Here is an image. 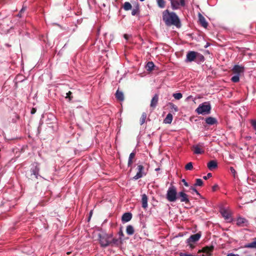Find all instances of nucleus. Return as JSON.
<instances>
[{
  "instance_id": "obj_1",
  "label": "nucleus",
  "mask_w": 256,
  "mask_h": 256,
  "mask_svg": "<svg viewBox=\"0 0 256 256\" xmlns=\"http://www.w3.org/2000/svg\"><path fill=\"white\" fill-rule=\"evenodd\" d=\"M162 20L167 26H174L177 28L180 27V20L174 12H170L168 10H166L162 12Z\"/></svg>"
},
{
  "instance_id": "obj_2",
  "label": "nucleus",
  "mask_w": 256,
  "mask_h": 256,
  "mask_svg": "<svg viewBox=\"0 0 256 256\" xmlns=\"http://www.w3.org/2000/svg\"><path fill=\"white\" fill-rule=\"evenodd\" d=\"M112 234H108L102 233L98 234L99 242L102 247H106L110 246V240L112 238Z\"/></svg>"
},
{
  "instance_id": "obj_3",
  "label": "nucleus",
  "mask_w": 256,
  "mask_h": 256,
  "mask_svg": "<svg viewBox=\"0 0 256 256\" xmlns=\"http://www.w3.org/2000/svg\"><path fill=\"white\" fill-rule=\"evenodd\" d=\"M211 106L209 102H205L199 105L196 109V112L198 114H209L210 112Z\"/></svg>"
},
{
  "instance_id": "obj_4",
  "label": "nucleus",
  "mask_w": 256,
  "mask_h": 256,
  "mask_svg": "<svg viewBox=\"0 0 256 256\" xmlns=\"http://www.w3.org/2000/svg\"><path fill=\"white\" fill-rule=\"evenodd\" d=\"M176 189L174 186H170L166 194V198L170 202H175L178 199Z\"/></svg>"
},
{
  "instance_id": "obj_5",
  "label": "nucleus",
  "mask_w": 256,
  "mask_h": 256,
  "mask_svg": "<svg viewBox=\"0 0 256 256\" xmlns=\"http://www.w3.org/2000/svg\"><path fill=\"white\" fill-rule=\"evenodd\" d=\"M205 148L203 143L199 142L196 144L193 145L191 150L194 154H202L204 153Z\"/></svg>"
},
{
  "instance_id": "obj_6",
  "label": "nucleus",
  "mask_w": 256,
  "mask_h": 256,
  "mask_svg": "<svg viewBox=\"0 0 256 256\" xmlns=\"http://www.w3.org/2000/svg\"><path fill=\"white\" fill-rule=\"evenodd\" d=\"M196 52L194 51H189L188 52L186 56V62H196Z\"/></svg>"
},
{
  "instance_id": "obj_7",
  "label": "nucleus",
  "mask_w": 256,
  "mask_h": 256,
  "mask_svg": "<svg viewBox=\"0 0 256 256\" xmlns=\"http://www.w3.org/2000/svg\"><path fill=\"white\" fill-rule=\"evenodd\" d=\"M122 244V238H113V235L112 234V238L110 240V246H117L118 247L121 246Z\"/></svg>"
},
{
  "instance_id": "obj_8",
  "label": "nucleus",
  "mask_w": 256,
  "mask_h": 256,
  "mask_svg": "<svg viewBox=\"0 0 256 256\" xmlns=\"http://www.w3.org/2000/svg\"><path fill=\"white\" fill-rule=\"evenodd\" d=\"M201 232H198L194 234H192L186 240L187 243L195 242H198L201 237Z\"/></svg>"
},
{
  "instance_id": "obj_9",
  "label": "nucleus",
  "mask_w": 256,
  "mask_h": 256,
  "mask_svg": "<svg viewBox=\"0 0 256 256\" xmlns=\"http://www.w3.org/2000/svg\"><path fill=\"white\" fill-rule=\"evenodd\" d=\"M178 199H180V202H184L186 204L190 202V200L188 198V195L185 194L183 192H180L178 194Z\"/></svg>"
},
{
  "instance_id": "obj_10",
  "label": "nucleus",
  "mask_w": 256,
  "mask_h": 256,
  "mask_svg": "<svg viewBox=\"0 0 256 256\" xmlns=\"http://www.w3.org/2000/svg\"><path fill=\"white\" fill-rule=\"evenodd\" d=\"M136 170L137 171L135 176H142L146 174V169L141 164L138 165Z\"/></svg>"
},
{
  "instance_id": "obj_11",
  "label": "nucleus",
  "mask_w": 256,
  "mask_h": 256,
  "mask_svg": "<svg viewBox=\"0 0 256 256\" xmlns=\"http://www.w3.org/2000/svg\"><path fill=\"white\" fill-rule=\"evenodd\" d=\"M214 246L212 245L206 246L203 248L202 250H199L198 252H204L208 255H210L211 252L214 250Z\"/></svg>"
},
{
  "instance_id": "obj_12",
  "label": "nucleus",
  "mask_w": 256,
  "mask_h": 256,
  "mask_svg": "<svg viewBox=\"0 0 256 256\" xmlns=\"http://www.w3.org/2000/svg\"><path fill=\"white\" fill-rule=\"evenodd\" d=\"M232 70L234 74L240 75L241 73L244 72V67L236 64L234 66Z\"/></svg>"
},
{
  "instance_id": "obj_13",
  "label": "nucleus",
  "mask_w": 256,
  "mask_h": 256,
  "mask_svg": "<svg viewBox=\"0 0 256 256\" xmlns=\"http://www.w3.org/2000/svg\"><path fill=\"white\" fill-rule=\"evenodd\" d=\"M236 224L240 226H247L248 224V222L244 218L239 217L237 219Z\"/></svg>"
},
{
  "instance_id": "obj_14",
  "label": "nucleus",
  "mask_w": 256,
  "mask_h": 256,
  "mask_svg": "<svg viewBox=\"0 0 256 256\" xmlns=\"http://www.w3.org/2000/svg\"><path fill=\"white\" fill-rule=\"evenodd\" d=\"M158 95L157 94H156L154 96V97L152 98L151 102H150V106L151 108H152V110H154L156 108V106H157L158 103Z\"/></svg>"
},
{
  "instance_id": "obj_15",
  "label": "nucleus",
  "mask_w": 256,
  "mask_h": 256,
  "mask_svg": "<svg viewBox=\"0 0 256 256\" xmlns=\"http://www.w3.org/2000/svg\"><path fill=\"white\" fill-rule=\"evenodd\" d=\"M198 20L200 23L202 25V26L204 28H206L208 26V24L206 22L204 17L200 13L198 14Z\"/></svg>"
},
{
  "instance_id": "obj_16",
  "label": "nucleus",
  "mask_w": 256,
  "mask_h": 256,
  "mask_svg": "<svg viewBox=\"0 0 256 256\" xmlns=\"http://www.w3.org/2000/svg\"><path fill=\"white\" fill-rule=\"evenodd\" d=\"M207 166L210 170H214L217 168L218 163L216 160H210L207 164Z\"/></svg>"
},
{
  "instance_id": "obj_17",
  "label": "nucleus",
  "mask_w": 256,
  "mask_h": 256,
  "mask_svg": "<svg viewBox=\"0 0 256 256\" xmlns=\"http://www.w3.org/2000/svg\"><path fill=\"white\" fill-rule=\"evenodd\" d=\"M132 218V214L130 212L124 213L122 218V220L124 222H128L131 220Z\"/></svg>"
},
{
  "instance_id": "obj_18",
  "label": "nucleus",
  "mask_w": 256,
  "mask_h": 256,
  "mask_svg": "<svg viewBox=\"0 0 256 256\" xmlns=\"http://www.w3.org/2000/svg\"><path fill=\"white\" fill-rule=\"evenodd\" d=\"M148 196L146 194H142V207L144 208H146L148 207Z\"/></svg>"
},
{
  "instance_id": "obj_19",
  "label": "nucleus",
  "mask_w": 256,
  "mask_h": 256,
  "mask_svg": "<svg viewBox=\"0 0 256 256\" xmlns=\"http://www.w3.org/2000/svg\"><path fill=\"white\" fill-rule=\"evenodd\" d=\"M140 6L138 3H136L134 6V8L132 12V16H137L140 14Z\"/></svg>"
},
{
  "instance_id": "obj_20",
  "label": "nucleus",
  "mask_w": 256,
  "mask_h": 256,
  "mask_svg": "<svg viewBox=\"0 0 256 256\" xmlns=\"http://www.w3.org/2000/svg\"><path fill=\"white\" fill-rule=\"evenodd\" d=\"M206 122L209 125H213L217 123V120L216 118L210 116L206 118Z\"/></svg>"
},
{
  "instance_id": "obj_21",
  "label": "nucleus",
  "mask_w": 256,
  "mask_h": 256,
  "mask_svg": "<svg viewBox=\"0 0 256 256\" xmlns=\"http://www.w3.org/2000/svg\"><path fill=\"white\" fill-rule=\"evenodd\" d=\"M135 156H136V153L134 152H132L130 154L129 158H128V167L131 166L132 165V164L134 163V159L135 158Z\"/></svg>"
},
{
  "instance_id": "obj_22",
  "label": "nucleus",
  "mask_w": 256,
  "mask_h": 256,
  "mask_svg": "<svg viewBox=\"0 0 256 256\" xmlns=\"http://www.w3.org/2000/svg\"><path fill=\"white\" fill-rule=\"evenodd\" d=\"M221 214L222 216L225 218L226 220H229L231 218V214L230 213L226 210H221Z\"/></svg>"
},
{
  "instance_id": "obj_23",
  "label": "nucleus",
  "mask_w": 256,
  "mask_h": 256,
  "mask_svg": "<svg viewBox=\"0 0 256 256\" xmlns=\"http://www.w3.org/2000/svg\"><path fill=\"white\" fill-rule=\"evenodd\" d=\"M170 1L171 6L173 10L178 9L180 6L179 2L178 0H170Z\"/></svg>"
},
{
  "instance_id": "obj_24",
  "label": "nucleus",
  "mask_w": 256,
  "mask_h": 256,
  "mask_svg": "<svg viewBox=\"0 0 256 256\" xmlns=\"http://www.w3.org/2000/svg\"><path fill=\"white\" fill-rule=\"evenodd\" d=\"M196 62L197 63L203 62L204 60V56L202 54H201L198 52H196Z\"/></svg>"
},
{
  "instance_id": "obj_25",
  "label": "nucleus",
  "mask_w": 256,
  "mask_h": 256,
  "mask_svg": "<svg viewBox=\"0 0 256 256\" xmlns=\"http://www.w3.org/2000/svg\"><path fill=\"white\" fill-rule=\"evenodd\" d=\"M172 115L170 113H169L166 115V118L164 119V122L165 124H170L172 122Z\"/></svg>"
},
{
  "instance_id": "obj_26",
  "label": "nucleus",
  "mask_w": 256,
  "mask_h": 256,
  "mask_svg": "<svg viewBox=\"0 0 256 256\" xmlns=\"http://www.w3.org/2000/svg\"><path fill=\"white\" fill-rule=\"evenodd\" d=\"M116 98L117 100L122 101L124 100V94L122 92L118 90L116 93Z\"/></svg>"
},
{
  "instance_id": "obj_27",
  "label": "nucleus",
  "mask_w": 256,
  "mask_h": 256,
  "mask_svg": "<svg viewBox=\"0 0 256 256\" xmlns=\"http://www.w3.org/2000/svg\"><path fill=\"white\" fill-rule=\"evenodd\" d=\"M31 175L36 176L38 174L39 168L37 166H33L31 168Z\"/></svg>"
},
{
  "instance_id": "obj_28",
  "label": "nucleus",
  "mask_w": 256,
  "mask_h": 256,
  "mask_svg": "<svg viewBox=\"0 0 256 256\" xmlns=\"http://www.w3.org/2000/svg\"><path fill=\"white\" fill-rule=\"evenodd\" d=\"M126 232L128 235L133 234L134 232V227L131 225L128 226L126 228Z\"/></svg>"
},
{
  "instance_id": "obj_29",
  "label": "nucleus",
  "mask_w": 256,
  "mask_h": 256,
  "mask_svg": "<svg viewBox=\"0 0 256 256\" xmlns=\"http://www.w3.org/2000/svg\"><path fill=\"white\" fill-rule=\"evenodd\" d=\"M245 248H256V238H254V241L252 242L246 244L245 246Z\"/></svg>"
},
{
  "instance_id": "obj_30",
  "label": "nucleus",
  "mask_w": 256,
  "mask_h": 256,
  "mask_svg": "<svg viewBox=\"0 0 256 256\" xmlns=\"http://www.w3.org/2000/svg\"><path fill=\"white\" fill-rule=\"evenodd\" d=\"M154 64L152 62H148L146 66V68L148 71H152L154 69Z\"/></svg>"
},
{
  "instance_id": "obj_31",
  "label": "nucleus",
  "mask_w": 256,
  "mask_h": 256,
  "mask_svg": "<svg viewBox=\"0 0 256 256\" xmlns=\"http://www.w3.org/2000/svg\"><path fill=\"white\" fill-rule=\"evenodd\" d=\"M168 105L170 106L172 112H177L178 110V106L172 102H169Z\"/></svg>"
},
{
  "instance_id": "obj_32",
  "label": "nucleus",
  "mask_w": 256,
  "mask_h": 256,
  "mask_svg": "<svg viewBox=\"0 0 256 256\" xmlns=\"http://www.w3.org/2000/svg\"><path fill=\"white\" fill-rule=\"evenodd\" d=\"M124 9L126 10H129L132 9V6L129 2H125L123 5Z\"/></svg>"
},
{
  "instance_id": "obj_33",
  "label": "nucleus",
  "mask_w": 256,
  "mask_h": 256,
  "mask_svg": "<svg viewBox=\"0 0 256 256\" xmlns=\"http://www.w3.org/2000/svg\"><path fill=\"white\" fill-rule=\"evenodd\" d=\"M146 116H147L146 114V112H143L142 114L140 120V125L143 124L145 122L146 120Z\"/></svg>"
},
{
  "instance_id": "obj_34",
  "label": "nucleus",
  "mask_w": 256,
  "mask_h": 256,
  "mask_svg": "<svg viewBox=\"0 0 256 256\" xmlns=\"http://www.w3.org/2000/svg\"><path fill=\"white\" fill-rule=\"evenodd\" d=\"M158 6L160 8H164L166 6V2L164 0H157Z\"/></svg>"
},
{
  "instance_id": "obj_35",
  "label": "nucleus",
  "mask_w": 256,
  "mask_h": 256,
  "mask_svg": "<svg viewBox=\"0 0 256 256\" xmlns=\"http://www.w3.org/2000/svg\"><path fill=\"white\" fill-rule=\"evenodd\" d=\"M231 80L234 82H238L240 80V75L236 74L231 78Z\"/></svg>"
},
{
  "instance_id": "obj_36",
  "label": "nucleus",
  "mask_w": 256,
  "mask_h": 256,
  "mask_svg": "<svg viewBox=\"0 0 256 256\" xmlns=\"http://www.w3.org/2000/svg\"><path fill=\"white\" fill-rule=\"evenodd\" d=\"M203 184V182L202 180L200 179V178H197L196 179V182L195 183V184H194V186H202Z\"/></svg>"
},
{
  "instance_id": "obj_37",
  "label": "nucleus",
  "mask_w": 256,
  "mask_h": 256,
  "mask_svg": "<svg viewBox=\"0 0 256 256\" xmlns=\"http://www.w3.org/2000/svg\"><path fill=\"white\" fill-rule=\"evenodd\" d=\"M172 96L175 99L178 100L182 98V94L180 92L174 93L173 94Z\"/></svg>"
},
{
  "instance_id": "obj_38",
  "label": "nucleus",
  "mask_w": 256,
  "mask_h": 256,
  "mask_svg": "<svg viewBox=\"0 0 256 256\" xmlns=\"http://www.w3.org/2000/svg\"><path fill=\"white\" fill-rule=\"evenodd\" d=\"M193 168L192 163V162H190L188 163L185 166V169L186 170H192Z\"/></svg>"
},
{
  "instance_id": "obj_39",
  "label": "nucleus",
  "mask_w": 256,
  "mask_h": 256,
  "mask_svg": "<svg viewBox=\"0 0 256 256\" xmlns=\"http://www.w3.org/2000/svg\"><path fill=\"white\" fill-rule=\"evenodd\" d=\"M72 92L70 91H69L68 92H66V98H68L69 100H70L72 98Z\"/></svg>"
},
{
  "instance_id": "obj_40",
  "label": "nucleus",
  "mask_w": 256,
  "mask_h": 256,
  "mask_svg": "<svg viewBox=\"0 0 256 256\" xmlns=\"http://www.w3.org/2000/svg\"><path fill=\"white\" fill-rule=\"evenodd\" d=\"M230 173L233 175V176H235V174H236V172L234 168L233 167H230Z\"/></svg>"
},
{
  "instance_id": "obj_41",
  "label": "nucleus",
  "mask_w": 256,
  "mask_h": 256,
  "mask_svg": "<svg viewBox=\"0 0 256 256\" xmlns=\"http://www.w3.org/2000/svg\"><path fill=\"white\" fill-rule=\"evenodd\" d=\"M251 124L254 129L256 128V120H251Z\"/></svg>"
},
{
  "instance_id": "obj_42",
  "label": "nucleus",
  "mask_w": 256,
  "mask_h": 256,
  "mask_svg": "<svg viewBox=\"0 0 256 256\" xmlns=\"http://www.w3.org/2000/svg\"><path fill=\"white\" fill-rule=\"evenodd\" d=\"M180 6H185V0H180Z\"/></svg>"
},
{
  "instance_id": "obj_43",
  "label": "nucleus",
  "mask_w": 256,
  "mask_h": 256,
  "mask_svg": "<svg viewBox=\"0 0 256 256\" xmlns=\"http://www.w3.org/2000/svg\"><path fill=\"white\" fill-rule=\"evenodd\" d=\"M190 189L192 190L194 192H196L198 195H200V193L196 190L194 186H191Z\"/></svg>"
},
{
  "instance_id": "obj_44",
  "label": "nucleus",
  "mask_w": 256,
  "mask_h": 256,
  "mask_svg": "<svg viewBox=\"0 0 256 256\" xmlns=\"http://www.w3.org/2000/svg\"><path fill=\"white\" fill-rule=\"evenodd\" d=\"M118 234L119 236H120V238H122V236H124V233L122 232V228H120V232H118Z\"/></svg>"
},
{
  "instance_id": "obj_45",
  "label": "nucleus",
  "mask_w": 256,
  "mask_h": 256,
  "mask_svg": "<svg viewBox=\"0 0 256 256\" xmlns=\"http://www.w3.org/2000/svg\"><path fill=\"white\" fill-rule=\"evenodd\" d=\"M218 188V186L217 184H215L212 186V190L214 192L217 190Z\"/></svg>"
},
{
  "instance_id": "obj_46",
  "label": "nucleus",
  "mask_w": 256,
  "mask_h": 256,
  "mask_svg": "<svg viewBox=\"0 0 256 256\" xmlns=\"http://www.w3.org/2000/svg\"><path fill=\"white\" fill-rule=\"evenodd\" d=\"M36 108H32V110H31V112H30V113L32 114H34L36 113Z\"/></svg>"
},
{
  "instance_id": "obj_47",
  "label": "nucleus",
  "mask_w": 256,
  "mask_h": 256,
  "mask_svg": "<svg viewBox=\"0 0 256 256\" xmlns=\"http://www.w3.org/2000/svg\"><path fill=\"white\" fill-rule=\"evenodd\" d=\"M192 242L188 243V245L190 246V247L193 249L194 248V246L192 244Z\"/></svg>"
},
{
  "instance_id": "obj_48",
  "label": "nucleus",
  "mask_w": 256,
  "mask_h": 256,
  "mask_svg": "<svg viewBox=\"0 0 256 256\" xmlns=\"http://www.w3.org/2000/svg\"><path fill=\"white\" fill-rule=\"evenodd\" d=\"M182 182L184 183V185L186 186H188V182L186 181V180L184 179H183L182 180Z\"/></svg>"
},
{
  "instance_id": "obj_49",
  "label": "nucleus",
  "mask_w": 256,
  "mask_h": 256,
  "mask_svg": "<svg viewBox=\"0 0 256 256\" xmlns=\"http://www.w3.org/2000/svg\"><path fill=\"white\" fill-rule=\"evenodd\" d=\"M26 10V7L23 6L20 12L21 13H22L23 12H24Z\"/></svg>"
},
{
  "instance_id": "obj_50",
  "label": "nucleus",
  "mask_w": 256,
  "mask_h": 256,
  "mask_svg": "<svg viewBox=\"0 0 256 256\" xmlns=\"http://www.w3.org/2000/svg\"><path fill=\"white\" fill-rule=\"evenodd\" d=\"M26 10V7L23 6L20 12L21 13H22L23 12H24Z\"/></svg>"
},
{
  "instance_id": "obj_51",
  "label": "nucleus",
  "mask_w": 256,
  "mask_h": 256,
  "mask_svg": "<svg viewBox=\"0 0 256 256\" xmlns=\"http://www.w3.org/2000/svg\"><path fill=\"white\" fill-rule=\"evenodd\" d=\"M124 36L125 39L128 40L130 36L127 34H124Z\"/></svg>"
},
{
  "instance_id": "obj_52",
  "label": "nucleus",
  "mask_w": 256,
  "mask_h": 256,
  "mask_svg": "<svg viewBox=\"0 0 256 256\" xmlns=\"http://www.w3.org/2000/svg\"><path fill=\"white\" fill-rule=\"evenodd\" d=\"M100 8H102V6H103V7H105V6H106V4H104V3H102V2H100Z\"/></svg>"
},
{
  "instance_id": "obj_53",
  "label": "nucleus",
  "mask_w": 256,
  "mask_h": 256,
  "mask_svg": "<svg viewBox=\"0 0 256 256\" xmlns=\"http://www.w3.org/2000/svg\"><path fill=\"white\" fill-rule=\"evenodd\" d=\"M227 256H237V255L234 254L232 253L228 254Z\"/></svg>"
},
{
  "instance_id": "obj_54",
  "label": "nucleus",
  "mask_w": 256,
  "mask_h": 256,
  "mask_svg": "<svg viewBox=\"0 0 256 256\" xmlns=\"http://www.w3.org/2000/svg\"><path fill=\"white\" fill-rule=\"evenodd\" d=\"M22 13H21V12H20L18 14L17 16H18V17H20H20L22 16Z\"/></svg>"
},
{
  "instance_id": "obj_55",
  "label": "nucleus",
  "mask_w": 256,
  "mask_h": 256,
  "mask_svg": "<svg viewBox=\"0 0 256 256\" xmlns=\"http://www.w3.org/2000/svg\"><path fill=\"white\" fill-rule=\"evenodd\" d=\"M206 176H212V174L211 173L209 172L207 174Z\"/></svg>"
},
{
  "instance_id": "obj_56",
  "label": "nucleus",
  "mask_w": 256,
  "mask_h": 256,
  "mask_svg": "<svg viewBox=\"0 0 256 256\" xmlns=\"http://www.w3.org/2000/svg\"><path fill=\"white\" fill-rule=\"evenodd\" d=\"M203 178L204 180H207L210 177H203Z\"/></svg>"
},
{
  "instance_id": "obj_57",
  "label": "nucleus",
  "mask_w": 256,
  "mask_h": 256,
  "mask_svg": "<svg viewBox=\"0 0 256 256\" xmlns=\"http://www.w3.org/2000/svg\"><path fill=\"white\" fill-rule=\"evenodd\" d=\"M140 177H138V176H136V177H134V178L135 180H138V178H140Z\"/></svg>"
},
{
  "instance_id": "obj_58",
  "label": "nucleus",
  "mask_w": 256,
  "mask_h": 256,
  "mask_svg": "<svg viewBox=\"0 0 256 256\" xmlns=\"http://www.w3.org/2000/svg\"><path fill=\"white\" fill-rule=\"evenodd\" d=\"M160 170V168H156V171H157V170Z\"/></svg>"
},
{
  "instance_id": "obj_59",
  "label": "nucleus",
  "mask_w": 256,
  "mask_h": 256,
  "mask_svg": "<svg viewBox=\"0 0 256 256\" xmlns=\"http://www.w3.org/2000/svg\"><path fill=\"white\" fill-rule=\"evenodd\" d=\"M70 253H71V252H68L66 253V254H67L68 255H69Z\"/></svg>"
},
{
  "instance_id": "obj_60",
  "label": "nucleus",
  "mask_w": 256,
  "mask_h": 256,
  "mask_svg": "<svg viewBox=\"0 0 256 256\" xmlns=\"http://www.w3.org/2000/svg\"><path fill=\"white\" fill-rule=\"evenodd\" d=\"M140 0V1H141V2H143V1H144V0Z\"/></svg>"
},
{
  "instance_id": "obj_61",
  "label": "nucleus",
  "mask_w": 256,
  "mask_h": 256,
  "mask_svg": "<svg viewBox=\"0 0 256 256\" xmlns=\"http://www.w3.org/2000/svg\"><path fill=\"white\" fill-rule=\"evenodd\" d=\"M250 180L249 177L248 178V180Z\"/></svg>"
}]
</instances>
